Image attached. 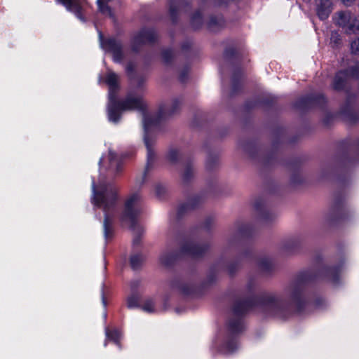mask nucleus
<instances>
[{
  "label": "nucleus",
  "instance_id": "412c9836",
  "mask_svg": "<svg viewBox=\"0 0 359 359\" xmlns=\"http://www.w3.org/2000/svg\"><path fill=\"white\" fill-rule=\"evenodd\" d=\"M326 274L330 279V280L337 284L339 278V268L332 267L326 269Z\"/></svg>",
  "mask_w": 359,
  "mask_h": 359
},
{
  "label": "nucleus",
  "instance_id": "b1692460",
  "mask_svg": "<svg viewBox=\"0 0 359 359\" xmlns=\"http://www.w3.org/2000/svg\"><path fill=\"white\" fill-rule=\"evenodd\" d=\"M154 189L155 196L158 199H161L162 198H163L166 193L165 187L161 183L156 184L154 187Z\"/></svg>",
  "mask_w": 359,
  "mask_h": 359
},
{
  "label": "nucleus",
  "instance_id": "20e7f679",
  "mask_svg": "<svg viewBox=\"0 0 359 359\" xmlns=\"http://www.w3.org/2000/svg\"><path fill=\"white\" fill-rule=\"evenodd\" d=\"M142 196L138 191L131 193L125 202L121 217L123 222L134 224L136 218L142 211Z\"/></svg>",
  "mask_w": 359,
  "mask_h": 359
},
{
  "label": "nucleus",
  "instance_id": "4c0bfd02",
  "mask_svg": "<svg viewBox=\"0 0 359 359\" xmlns=\"http://www.w3.org/2000/svg\"><path fill=\"white\" fill-rule=\"evenodd\" d=\"M227 270L229 273L232 274L233 273H234L236 269L232 265H229L228 266Z\"/></svg>",
  "mask_w": 359,
  "mask_h": 359
},
{
  "label": "nucleus",
  "instance_id": "dca6fc26",
  "mask_svg": "<svg viewBox=\"0 0 359 359\" xmlns=\"http://www.w3.org/2000/svg\"><path fill=\"white\" fill-rule=\"evenodd\" d=\"M301 245V239L299 237H292L285 241L283 250L288 253L294 252Z\"/></svg>",
  "mask_w": 359,
  "mask_h": 359
},
{
  "label": "nucleus",
  "instance_id": "7ed1b4c3",
  "mask_svg": "<svg viewBox=\"0 0 359 359\" xmlns=\"http://www.w3.org/2000/svg\"><path fill=\"white\" fill-rule=\"evenodd\" d=\"M116 200L117 189L114 184L107 182L101 175L97 184L93 180L91 202L95 208H100L104 212L103 228L106 241L110 239L113 235L112 222Z\"/></svg>",
  "mask_w": 359,
  "mask_h": 359
},
{
  "label": "nucleus",
  "instance_id": "39448f33",
  "mask_svg": "<svg viewBox=\"0 0 359 359\" xmlns=\"http://www.w3.org/2000/svg\"><path fill=\"white\" fill-rule=\"evenodd\" d=\"M98 35L101 48L104 51L112 54L113 60L115 62H121L124 55L121 42L114 37H111L104 40L103 35L100 32H98Z\"/></svg>",
  "mask_w": 359,
  "mask_h": 359
},
{
  "label": "nucleus",
  "instance_id": "79ce46f5",
  "mask_svg": "<svg viewBox=\"0 0 359 359\" xmlns=\"http://www.w3.org/2000/svg\"><path fill=\"white\" fill-rule=\"evenodd\" d=\"M210 160H211V161H212V162H215V161H217V157H216L215 156H211V157H210Z\"/></svg>",
  "mask_w": 359,
  "mask_h": 359
},
{
  "label": "nucleus",
  "instance_id": "c756f323",
  "mask_svg": "<svg viewBox=\"0 0 359 359\" xmlns=\"http://www.w3.org/2000/svg\"><path fill=\"white\" fill-rule=\"evenodd\" d=\"M341 42L340 35L337 32H332L330 37V43L333 46H337Z\"/></svg>",
  "mask_w": 359,
  "mask_h": 359
},
{
  "label": "nucleus",
  "instance_id": "5701e85b",
  "mask_svg": "<svg viewBox=\"0 0 359 359\" xmlns=\"http://www.w3.org/2000/svg\"><path fill=\"white\" fill-rule=\"evenodd\" d=\"M259 267L263 271H268L272 269L273 264L270 259L265 257L259 261Z\"/></svg>",
  "mask_w": 359,
  "mask_h": 359
},
{
  "label": "nucleus",
  "instance_id": "a211bd4d",
  "mask_svg": "<svg viewBox=\"0 0 359 359\" xmlns=\"http://www.w3.org/2000/svg\"><path fill=\"white\" fill-rule=\"evenodd\" d=\"M201 197L200 195L190 198L184 205L185 210H194L201 206Z\"/></svg>",
  "mask_w": 359,
  "mask_h": 359
},
{
  "label": "nucleus",
  "instance_id": "e433bc0d",
  "mask_svg": "<svg viewBox=\"0 0 359 359\" xmlns=\"http://www.w3.org/2000/svg\"><path fill=\"white\" fill-rule=\"evenodd\" d=\"M235 53V50L233 48H229V49H226V51H225V55L227 56V57H229L232 55H233Z\"/></svg>",
  "mask_w": 359,
  "mask_h": 359
},
{
  "label": "nucleus",
  "instance_id": "9b49d317",
  "mask_svg": "<svg viewBox=\"0 0 359 359\" xmlns=\"http://www.w3.org/2000/svg\"><path fill=\"white\" fill-rule=\"evenodd\" d=\"M201 290V283L200 276H198L194 280H189L180 287L181 292L187 296H196L200 293Z\"/></svg>",
  "mask_w": 359,
  "mask_h": 359
},
{
  "label": "nucleus",
  "instance_id": "393cba45",
  "mask_svg": "<svg viewBox=\"0 0 359 359\" xmlns=\"http://www.w3.org/2000/svg\"><path fill=\"white\" fill-rule=\"evenodd\" d=\"M223 25V19L222 18L212 17L209 22V27L212 30H215L216 27H221Z\"/></svg>",
  "mask_w": 359,
  "mask_h": 359
},
{
  "label": "nucleus",
  "instance_id": "a878e982",
  "mask_svg": "<svg viewBox=\"0 0 359 359\" xmlns=\"http://www.w3.org/2000/svg\"><path fill=\"white\" fill-rule=\"evenodd\" d=\"M128 307L130 309H134L139 306V298L136 294L130 295L127 300Z\"/></svg>",
  "mask_w": 359,
  "mask_h": 359
},
{
  "label": "nucleus",
  "instance_id": "ea45409f",
  "mask_svg": "<svg viewBox=\"0 0 359 359\" xmlns=\"http://www.w3.org/2000/svg\"><path fill=\"white\" fill-rule=\"evenodd\" d=\"M346 6L351 5L355 0H341Z\"/></svg>",
  "mask_w": 359,
  "mask_h": 359
},
{
  "label": "nucleus",
  "instance_id": "1a4fd4ad",
  "mask_svg": "<svg viewBox=\"0 0 359 359\" xmlns=\"http://www.w3.org/2000/svg\"><path fill=\"white\" fill-rule=\"evenodd\" d=\"M156 33L153 29H142L137 32L132 41V48L137 51L139 47L147 43H152L156 39Z\"/></svg>",
  "mask_w": 359,
  "mask_h": 359
},
{
  "label": "nucleus",
  "instance_id": "cd10ccee",
  "mask_svg": "<svg viewBox=\"0 0 359 359\" xmlns=\"http://www.w3.org/2000/svg\"><path fill=\"white\" fill-rule=\"evenodd\" d=\"M240 79L241 76L239 74L235 73L232 77V93H236L238 89V86H240Z\"/></svg>",
  "mask_w": 359,
  "mask_h": 359
},
{
  "label": "nucleus",
  "instance_id": "6ab92c4d",
  "mask_svg": "<svg viewBox=\"0 0 359 359\" xmlns=\"http://www.w3.org/2000/svg\"><path fill=\"white\" fill-rule=\"evenodd\" d=\"M141 309L147 313H155L156 312V309L155 306V303L153 299H146L143 304L141 306Z\"/></svg>",
  "mask_w": 359,
  "mask_h": 359
},
{
  "label": "nucleus",
  "instance_id": "f257e3e1",
  "mask_svg": "<svg viewBox=\"0 0 359 359\" xmlns=\"http://www.w3.org/2000/svg\"><path fill=\"white\" fill-rule=\"evenodd\" d=\"M312 279L311 272L304 271L285 289L282 297L274 293H265L250 299L236 300L226 323L229 336L222 344L220 351L230 354L237 349L238 343L235 336L244 330L243 317L250 310L256 309L267 316L279 318H285L291 311L300 313L307 303L304 294L305 287Z\"/></svg>",
  "mask_w": 359,
  "mask_h": 359
},
{
  "label": "nucleus",
  "instance_id": "a19ab883",
  "mask_svg": "<svg viewBox=\"0 0 359 359\" xmlns=\"http://www.w3.org/2000/svg\"><path fill=\"white\" fill-rule=\"evenodd\" d=\"M140 243V238H137L133 241V245H137Z\"/></svg>",
  "mask_w": 359,
  "mask_h": 359
},
{
  "label": "nucleus",
  "instance_id": "0eeeda50",
  "mask_svg": "<svg viewBox=\"0 0 359 359\" xmlns=\"http://www.w3.org/2000/svg\"><path fill=\"white\" fill-rule=\"evenodd\" d=\"M336 25L345 29L346 31L355 32L359 30V17L352 15L350 11H340L334 16Z\"/></svg>",
  "mask_w": 359,
  "mask_h": 359
},
{
  "label": "nucleus",
  "instance_id": "2eb2a0df",
  "mask_svg": "<svg viewBox=\"0 0 359 359\" xmlns=\"http://www.w3.org/2000/svg\"><path fill=\"white\" fill-rule=\"evenodd\" d=\"M177 256V255L175 252L166 250L159 257L160 264L166 267L170 266L176 260Z\"/></svg>",
  "mask_w": 359,
  "mask_h": 359
},
{
  "label": "nucleus",
  "instance_id": "4be33fe9",
  "mask_svg": "<svg viewBox=\"0 0 359 359\" xmlns=\"http://www.w3.org/2000/svg\"><path fill=\"white\" fill-rule=\"evenodd\" d=\"M180 156V150L177 148H170L167 154V158L171 163H176Z\"/></svg>",
  "mask_w": 359,
  "mask_h": 359
},
{
  "label": "nucleus",
  "instance_id": "6e6552de",
  "mask_svg": "<svg viewBox=\"0 0 359 359\" xmlns=\"http://www.w3.org/2000/svg\"><path fill=\"white\" fill-rule=\"evenodd\" d=\"M55 2L65 6L68 11L74 13L81 22H86L83 15L86 13L88 7L86 0H55Z\"/></svg>",
  "mask_w": 359,
  "mask_h": 359
},
{
  "label": "nucleus",
  "instance_id": "473e14b6",
  "mask_svg": "<svg viewBox=\"0 0 359 359\" xmlns=\"http://www.w3.org/2000/svg\"><path fill=\"white\" fill-rule=\"evenodd\" d=\"M213 223V219L212 217H206L205 219H203V231L205 229H209L212 224Z\"/></svg>",
  "mask_w": 359,
  "mask_h": 359
},
{
  "label": "nucleus",
  "instance_id": "f03ea898",
  "mask_svg": "<svg viewBox=\"0 0 359 359\" xmlns=\"http://www.w3.org/2000/svg\"><path fill=\"white\" fill-rule=\"evenodd\" d=\"M118 76L108 69L105 82L109 86L107 115L110 122L117 123L121 119L122 112L126 110H137L142 113V124L144 128V142L147 148V164L142 175L137 177L135 187L140 189L146 182L147 174L152 168L156 159L155 144L156 137L154 132L159 128L161 121L179 111L182 102L180 99H174L166 106L161 107L158 113L147 111V104L140 96H135L129 93L125 100L118 101L117 93L119 89Z\"/></svg>",
  "mask_w": 359,
  "mask_h": 359
},
{
  "label": "nucleus",
  "instance_id": "2f4dec72",
  "mask_svg": "<svg viewBox=\"0 0 359 359\" xmlns=\"http://www.w3.org/2000/svg\"><path fill=\"white\" fill-rule=\"evenodd\" d=\"M351 49L353 53H359V38L351 42Z\"/></svg>",
  "mask_w": 359,
  "mask_h": 359
},
{
  "label": "nucleus",
  "instance_id": "c85d7f7f",
  "mask_svg": "<svg viewBox=\"0 0 359 359\" xmlns=\"http://www.w3.org/2000/svg\"><path fill=\"white\" fill-rule=\"evenodd\" d=\"M178 9V3L175 0L172 1L170 4V14L173 19L175 18Z\"/></svg>",
  "mask_w": 359,
  "mask_h": 359
},
{
  "label": "nucleus",
  "instance_id": "7c9ffc66",
  "mask_svg": "<svg viewBox=\"0 0 359 359\" xmlns=\"http://www.w3.org/2000/svg\"><path fill=\"white\" fill-rule=\"evenodd\" d=\"M172 56V52L170 50L165 49L162 52V57L165 62L168 63Z\"/></svg>",
  "mask_w": 359,
  "mask_h": 359
},
{
  "label": "nucleus",
  "instance_id": "72a5a7b5",
  "mask_svg": "<svg viewBox=\"0 0 359 359\" xmlns=\"http://www.w3.org/2000/svg\"><path fill=\"white\" fill-rule=\"evenodd\" d=\"M202 19L201 12L198 11L191 18V21L193 24L196 22H200Z\"/></svg>",
  "mask_w": 359,
  "mask_h": 359
},
{
  "label": "nucleus",
  "instance_id": "37998d69",
  "mask_svg": "<svg viewBox=\"0 0 359 359\" xmlns=\"http://www.w3.org/2000/svg\"><path fill=\"white\" fill-rule=\"evenodd\" d=\"M103 317H104V319H106V318H107V313L106 312L104 313Z\"/></svg>",
  "mask_w": 359,
  "mask_h": 359
},
{
  "label": "nucleus",
  "instance_id": "f3484780",
  "mask_svg": "<svg viewBox=\"0 0 359 359\" xmlns=\"http://www.w3.org/2000/svg\"><path fill=\"white\" fill-rule=\"evenodd\" d=\"M202 114L200 110L192 109L190 113L189 124L193 129H199L201 126Z\"/></svg>",
  "mask_w": 359,
  "mask_h": 359
},
{
  "label": "nucleus",
  "instance_id": "ddd939ff",
  "mask_svg": "<svg viewBox=\"0 0 359 359\" xmlns=\"http://www.w3.org/2000/svg\"><path fill=\"white\" fill-rule=\"evenodd\" d=\"M181 252L183 255L198 258L201 255L202 248L199 244H196L195 242L187 241L182 245Z\"/></svg>",
  "mask_w": 359,
  "mask_h": 359
},
{
  "label": "nucleus",
  "instance_id": "9d476101",
  "mask_svg": "<svg viewBox=\"0 0 359 359\" xmlns=\"http://www.w3.org/2000/svg\"><path fill=\"white\" fill-rule=\"evenodd\" d=\"M99 166L100 169L104 168L114 172H118L121 169V161L116 154L109 149L107 154L103 155L100 159Z\"/></svg>",
  "mask_w": 359,
  "mask_h": 359
},
{
  "label": "nucleus",
  "instance_id": "f8f14e48",
  "mask_svg": "<svg viewBox=\"0 0 359 359\" xmlns=\"http://www.w3.org/2000/svg\"><path fill=\"white\" fill-rule=\"evenodd\" d=\"M105 341L104 346H106L108 341H111L121 349V341L123 339L122 330L117 327H104Z\"/></svg>",
  "mask_w": 359,
  "mask_h": 359
},
{
  "label": "nucleus",
  "instance_id": "f704fd0d",
  "mask_svg": "<svg viewBox=\"0 0 359 359\" xmlns=\"http://www.w3.org/2000/svg\"><path fill=\"white\" fill-rule=\"evenodd\" d=\"M246 231H247V226L245 225H243L238 228L237 233L238 235H243L246 233Z\"/></svg>",
  "mask_w": 359,
  "mask_h": 359
},
{
  "label": "nucleus",
  "instance_id": "c9c22d12",
  "mask_svg": "<svg viewBox=\"0 0 359 359\" xmlns=\"http://www.w3.org/2000/svg\"><path fill=\"white\" fill-rule=\"evenodd\" d=\"M134 67L132 63H128L126 66V72L128 74H130L133 71Z\"/></svg>",
  "mask_w": 359,
  "mask_h": 359
},
{
  "label": "nucleus",
  "instance_id": "bb28decb",
  "mask_svg": "<svg viewBox=\"0 0 359 359\" xmlns=\"http://www.w3.org/2000/svg\"><path fill=\"white\" fill-rule=\"evenodd\" d=\"M195 170L192 165H187L184 168L183 172V178L184 180H189L194 175Z\"/></svg>",
  "mask_w": 359,
  "mask_h": 359
},
{
  "label": "nucleus",
  "instance_id": "c03bdc74",
  "mask_svg": "<svg viewBox=\"0 0 359 359\" xmlns=\"http://www.w3.org/2000/svg\"><path fill=\"white\" fill-rule=\"evenodd\" d=\"M101 79H102V77H101V76H100V78H99V81H101Z\"/></svg>",
  "mask_w": 359,
  "mask_h": 359
},
{
  "label": "nucleus",
  "instance_id": "aec40b11",
  "mask_svg": "<svg viewBox=\"0 0 359 359\" xmlns=\"http://www.w3.org/2000/svg\"><path fill=\"white\" fill-rule=\"evenodd\" d=\"M144 259V256L142 254H135L130 257V264L133 269H138Z\"/></svg>",
  "mask_w": 359,
  "mask_h": 359
},
{
  "label": "nucleus",
  "instance_id": "4468645a",
  "mask_svg": "<svg viewBox=\"0 0 359 359\" xmlns=\"http://www.w3.org/2000/svg\"><path fill=\"white\" fill-rule=\"evenodd\" d=\"M341 116L349 123H354L359 121V112L349 102L342 109Z\"/></svg>",
  "mask_w": 359,
  "mask_h": 359
},
{
  "label": "nucleus",
  "instance_id": "58836bf2",
  "mask_svg": "<svg viewBox=\"0 0 359 359\" xmlns=\"http://www.w3.org/2000/svg\"><path fill=\"white\" fill-rule=\"evenodd\" d=\"M102 304H103L104 307L106 308V306H107V302L105 300L103 292H102Z\"/></svg>",
  "mask_w": 359,
  "mask_h": 359
},
{
  "label": "nucleus",
  "instance_id": "423d86ee",
  "mask_svg": "<svg viewBox=\"0 0 359 359\" xmlns=\"http://www.w3.org/2000/svg\"><path fill=\"white\" fill-rule=\"evenodd\" d=\"M351 79H359V62L347 69L337 73L332 83L333 88L337 90H342Z\"/></svg>",
  "mask_w": 359,
  "mask_h": 359
}]
</instances>
